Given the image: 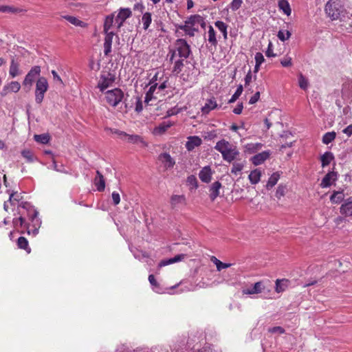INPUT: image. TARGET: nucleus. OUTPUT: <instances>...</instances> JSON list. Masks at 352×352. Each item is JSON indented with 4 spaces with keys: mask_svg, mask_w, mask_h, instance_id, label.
Masks as SVG:
<instances>
[{
    "mask_svg": "<svg viewBox=\"0 0 352 352\" xmlns=\"http://www.w3.org/2000/svg\"><path fill=\"white\" fill-rule=\"evenodd\" d=\"M105 98L107 103L115 107L124 98V92L119 88L109 90L105 93Z\"/></svg>",
    "mask_w": 352,
    "mask_h": 352,
    "instance_id": "1",
    "label": "nucleus"
},
{
    "mask_svg": "<svg viewBox=\"0 0 352 352\" xmlns=\"http://www.w3.org/2000/svg\"><path fill=\"white\" fill-rule=\"evenodd\" d=\"M48 82L45 77H40L36 84L35 100L41 104L43 100L44 94L47 91Z\"/></svg>",
    "mask_w": 352,
    "mask_h": 352,
    "instance_id": "2",
    "label": "nucleus"
},
{
    "mask_svg": "<svg viewBox=\"0 0 352 352\" xmlns=\"http://www.w3.org/2000/svg\"><path fill=\"white\" fill-rule=\"evenodd\" d=\"M215 148L221 154H239L236 146L225 140L219 141L215 146Z\"/></svg>",
    "mask_w": 352,
    "mask_h": 352,
    "instance_id": "3",
    "label": "nucleus"
},
{
    "mask_svg": "<svg viewBox=\"0 0 352 352\" xmlns=\"http://www.w3.org/2000/svg\"><path fill=\"white\" fill-rule=\"evenodd\" d=\"M115 80L116 77L114 74L109 72H103L100 76L97 87L101 91H104L112 85Z\"/></svg>",
    "mask_w": 352,
    "mask_h": 352,
    "instance_id": "4",
    "label": "nucleus"
},
{
    "mask_svg": "<svg viewBox=\"0 0 352 352\" xmlns=\"http://www.w3.org/2000/svg\"><path fill=\"white\" fill-rule=\"evenodd\" d=\"M175 48L180 58H187L191 53L190 47L186 40L179 38L175 41Z\"/></svg>",
    "mask_w": 352,
    "mask_h": 352,
    "instance_id": "5",
    "label": "nucleus"
},
{
    "mask_svg": "<svg viewBox=\"0 0 352 352\" xmlns=\"http://www.w3.org/2000/svg\"><path fill=\"white\" fill-rule=\"evenodd\" d=\"M160 170L164 171L173 167L175 160L170 155H158L156 161Z\"/></svg>",
    "mask_w": 352,
    "mask_h": 352,
    "instance_id": "6",
    "label": "nucleus"
},
{
    "mask_svg": "<svg viewBox=\"0 0 352 352\" xmlns=\"http://www.w3.org/2000/svg\"><path fill=\"white\" fill-rule=\"evenodd\" d=\"M40 72H41L40 67L34 66L30 69V71L26 75V76L23 80V85L25 87H28V90L30 89V88L32 85V83L35 79V77L36 76L39 75Z\"/></svg>",
    "mask_w": 352,
    "mask_h": 352,
    "instance_id": "7",
    "label": "nucleus"
},
{
    "mask_svg": "<svg viewBox=\"0 0 352 352\" xmlns=\"http://www.w3.org/2000/svg\"><path fill=\"white\" fill-rule=\"evenodd\" d=\"M280 142L283 144L280 148L278 149L279 152H287L285 150L287 147H290L293 142H295L294 140L293 135L288 131L284 132V134L281 135ZM287 153H289L287 151Z\"/></svg>",
    "mask_w": 352,
    "mask_h": 352,
    "instance_id": "8",
    "label": "nucleus"
},
{
    "mask_svg": "<svg viewBox=\"0 0 352 352\" xmlns=\"http://www.w3.org/2000/svg\"><path fill=\"white\" fill-rule=\"evenodd\" d=\"M325 12L332 19H336L340 15V10L336 2L331 0L328 1L325 6Z\"/></svg>",
    "mask_w": 352,
    "mask_h": 352,
    "instance_id": "9",
    "label": "nucleus"
},
{
    "mask_svg": "<svg viewBox=\"0 0 352 352\" xmlns=\"http://www.w3.org/2000/svg\"><path fill=\"white\" fill-rule=\"evenodd\" d=\"M132 14V12L129 8H121L118 12L115 22L117 24L118 28H120L124 21L129 18Z\"/></svg>",
    "mask_w": 352,
    "mask_h": 352,
    "instance_id": "10",
    "label": "nucleus"
},
{
    "mask_svg": "<svg viewBox=\"0 0 352 352\" xmlns=\"http://www.w3.org/2000/svg\"><path fill=\"white\" fill-rule=\"evenodd\" d=\"M340 212L345 217L352 216V197L344 200L340 208Z\"/></svg>",
    "mask_w": 352,
    "mask_h": 352,
    "instance_id": "11",
    "label": "nucleus"
},
{
    "mask_svg": "<svg viewBox=\"0 0 352 352\" xmlns=\"http://www.w3.org/2000/svg\"><path fill=\"white\" fill-rule=\"evenodd\" d=\"M337 179V173L334 171L329 172L322 179L320 186L322 188H327Z\"/></svg>",
    "mask_w": 352,
    "mask_h": 352,
    "instance_id": "12",
    "label": "nucleus"
},
{
    "mask_svg": "<svg viewBox=\"0 0 352 352\" xmlns=\"http://www.w3.org/2000/svg\"><path fill=\"white\" fill-rule=\"evenodd\" d=\"M106 34L104 43V55L108 56L111 52V44L114 33L112 32H108L104 33Z\"/></svg>",
    "mask_w": 352,
    "mask_h": 352,
    "instance_id": "13",
    "label": "nucleus"
},
{
    "mask_svg": "<svg viewBox=\"0 0 352 352\" xmlns=\"http://www.w3.org/2000/svg\"><path fill=\"white\" fill-rule=\"evenodd\" d=\"M186 199L185 195H173L170 197V204L173 209L181 204H186Z\"/></svg>",
    "mask_w": 352,
    "mask_h": 352,
    "instance_id": "14",
    "label": "nucleus"
},
{
    "mask_svg": "<svg viewBox=\"0 0 352 352\" xmlns=\"http://www.w3.org/2000/svg\"><path fill=\"white\" fill-rule=\"evenodd\" d=\"M201 140L198 136H190L188 138L186 147L188 151H192L195 147L199 146L201 144Z\"/></svg>",
    "mask_w": 352,
    "mask_h": 352,
    "instance_id": "15",
    "label": "nucleus"
},
{
    "mask_svg": "<svg viewBox=\"0 0 352 352\" xmlns=\"http://www.w3.org/2000/svg\"><path fill=\"white\" fill-rule=\"evenodd\" d=\"M94 184L99 192H102L105 188V181L104 177L99 170L96 171Z\"/></svg>",
    "mask_w": 352,
    "mask_h": 352,
    "instance_id": "16",
    "label": "nucleus"
},
{
    "mask_svg": "<svg viewBox=\"0 0 352 352\" xmlns=\"http://www.w3.org/2000/svg\"><path fill=\"white\" fill-rule=\"evenodd\" d=\"M263 289V283L261 281L256 282L252 287L245 289L242 291L243 294H259Z\"/></svg>",
    "mask_w": 352,
    "mask_h": 352,
    "instance_id": "17",
    "label": "nucleus"
},
{
    "mask_svg": "<svg viewBox=\"0 0 352 352\" xmlns=\"http://www.w3.org/2000/svg\"><path fill=\"white\" fill-rule=\"evenodd\" d=\"M200 179L205 183H208L211 180L212 173L209 166L204 167L199 173Z\"/></svg>",
    "mask_w": 352,
    "mask_h": 352,
    "instance_id": "18",
    "label": "nucleus"
},
{
    "mask_svg": "<svg viewBox=\"0 0 352 352\" xmlns=\"http://www.w3.org/2000/svg\"><path fill=\"white\" fill-rule=\"evenodd\" d=\"M21 199H22V196L21 195V194H18L16 192L12 193L10 195L9 201L12 205H14L15 202H17L19 204V207H21L23 208H27L28 206H29L28 203H27V202H20Z\"/></svg>",
    "mask_w": 352,
    "mask_h": 352,
    "instance_id": "19",
    "label": "nucleus"
},
{
    "mask_svg": "<svg viewBox=\"0 0 352 352\" xmlns=\"http://www.w3.org/2000/svg\"><path fill=\"white\" fill-rule=\"evenodd\" d=\"M185 257H186L185 254H181L176 255L173 258L166 259V260H162L160 262L158 267L160 268V267H162L164 266H166V265L174 263L179 262V261H182Z\"/></svg>",
    "mask_w": 352,
    "mask_h": 352,
    "instance_id": "20",
    "label": "nucleus"
},
{
    "mask_svg": "<svg viewBox=\"0 0 352 352\" xmlns=\"http://www.w3.org/2000/svg\"><path fill=\"white\" fill-rule=\"evenodd\" d=\"M221 188V184L219 182H214L210 188V198L214 201L219 195V190Z\"/></svg>",
    "mask_w": 352,
    "mask_h": 352,
    "instance_id": "21",
    "label": "nucleus"
},
{
    "mask_svg": "<svg viewBox=\"0 0 352 352\" xmlns=\"http://www.w3.org/2000/svg\"><path fill=\"white\" fill-rule=\"evenodd\" d=\"M344 190H334L330 197V201L333 204H340L342 201L344 202Z\"/></svg>",
    "mask_w": 352,
    "mask_h": 352,
    "instance_id": "22",
    "label": "nucleus"
},
{
    "mask_svg": "<svg viewBox=\"0 0 352 352\" xmlns=\"http://www.w3.org/2000/svg\"><path fill=\"white\" fill-rule=\"evenodd\" d=\"M261 170L256 168L252 170L248 176V179L252 184H256L261 180Z\"/></svg>",
    "mask_w": 352,
    "mask_h": 352,
    "instance_id": "23",
    "label": "nucleus"
},
{
    "mask_svg": "<svg viewBox=\"0 0 352 352\" xmlns=\"http://www.w3.org/2000/svg\"><path fill=\"white\" fill-rule=\"evenodd\" d=\"M244 147L245 148V151L250 153H254L261 150L263 144L261 143L250 142L245 144Z\"/></svg>",
    "mask_w": 352,
    "mask_h": 352,
    "instance_id": "24",
    "label": "nucleus"
},
{
    "mask_svg": "<svg viewBox=\"0 0 352 352\" xmlns=\"http://www.w3.org/2000/svg\"><path fill=\"white\" fill-rule=\"evenodd\" d=\"M217 107V102L214 98L209 99L206 101L205 105L201 108L203 113L208 114L211 110Z\"/></svg>",
    "mask_w": 352,
    "mask_h": 352,
    "instance_id": "25",
    "label": "nucleus"
},
{
    "mask_svg": "<svg viewBox=\"0 0 352 352\" xmlns=\"http://www.w3.org/2000/svg\"><path fill=\"white\" fill-rule=\"evenodd\" d=\"M173 124L170 122H163L159 126L155 128L154 133L155 134H163L165 133Z\"/></svg>",
    "mask_w": 352,
    "mask_h": 352,
    "instance_id": "26",
    "label": "nucleus"
},
{
    "mask_svg": "<svg viewBox=\"0 0 352 352\" xmlns=\"http://www.w3.org/2000/svg\"><path fill=\"white\" fill-rule=\"evenodd\" d=\"M9 74L12 78H14L21 74L19 65L15 62L14 58L11 60Z\"/></svg>",
    "mask_w": 352,
    "mask_h": 352,
    "instance_id": "27",
    "label": "nucleus"
},
{
    "mask_svg": "<svg viewBox=\"0 0 352 352\" xmlns=\"http://www.w3.org/2000/svg\"><path fill=\"white\" fill-rule=\"evenodd\" d=\"M280 173L278 172L274 173L268 179V182L266 184V188L267 189H270L274 187L278 182L280 179Z\"/></svg>",
    "mask_w": 352,
    "mask_h": 352,
    "instance_id": "28",
    "label": "nucleus"
},
{
    "mask_svg": "<svg viewBox=\"0 0 352 352\" xmlns=\"http://www.w3.org/2000/svg\"><path fill=\"white\" fill-rule=\"evenodd\" d=\"M21 85L17 81H12L4 87L3 91H8L16 93L20 90Z\"/></svg>",
    "mask_w": 352,
    "mask_h": 352,
    "instance_id": "29",
    "label": "nucleus"
},
{
    "mask_svg": "<svg viewBox=\"0 0 352 352\" xmlns=\"http://www.w3.org/2000/svg\"><path fill=\"white\" fill-rule=\"evenodd\" d=\"M62 17L76 26L84 27L85 25V23L83 21L79 20L75 16L65 15L63 16Z\"/></svg>",
    "mask_w": 352,
    "mask_h": 352,
    "instance_id": "30",
    "label": "nucleus"
},
{
    "mask_svg": "<svg viewBox=\"0 0 352 352\" xmlns=\"http://www.w3.org/2000/svg\"><path fill=\"white\" fill-rule=\"evenodd\" d=\"M152 21L151 13L146 12L144 13L142 17V22L143 23V28L146 30L150 26Z\"/></svg>",
    "mask_w": 352,
    "mask_h": 352,
    "instance_id": "31",
    "label": "nucleus"
},
{
    "mask_svg": "<svg viewBox=\"0 0 352 352\" xmlns=\"http://www.w3.org/2000/svg\"><path fill=\"white\" fill-rule=\"evenodd\" d=\"M17 245L19 248L26 250L28 253L30 252L31 249L29 248L28 241L25 237L20 236L17 240Z\"/></svg>",
    "mask_w": 352,
    "mask_h": 352,
    "instance_id": "32",
    "label": "nucleus"
},
{
    "mask_svg": "<svg viewBox=\"0 0 352 352\" xmlns=\"http://www.w3.org/2000/svg\"><path fill=\"white\" fill-rule=\"evenodd\" d=\"M50 139V136L48 133H43L40 135H34V140L41 144H47Z\"/></svg>",
    "mask_w": 352,
    "mask_h": 352,
    "instance_id": "33",
    "label": "nucleus"
},
{
    "mask_svg": "<svg viewBox=\"0 0 352 352\" xmlns=\"http://www.w3.org/2000/svg\"><path fill=\"white\" fill-rule=\"evenodd\" d=\"M278 6L280 10L287 16L291 14V8L287 0H280L278 2Z\"/></svg>",
    "mask_w": 352,
    "mask_h": 352,
    "instance_id": "34",
    "label": "nucleus"
},
{
    "mask_svg": "<svg viewBox=\"0 0 352 352\" xmlns=\"http://www.w3.org/2000/svg\"><path fill=\"white\" fill-rule=\"evenodd\" d=\"M215 26L222 32L223 38L226 40L228 38L227 28L228 25L223 21H216L214 23Z\"/></svg>",
    "mask_w": 352,
    "mask_h": 352,
    "instance_id": "35",
    "label": "nucleus"
},
{
    "mask_svg": "<svg viewBox=\"0 0 352 352\" xmlns=\"http://www.w3.org/2000/svg\"><path fill=\"white\" fill-rule=\"evenodd\" d=\"M201 16L199 14H195L190 16L187 20L186 23L190 24L192 27H197L199 24Z\"/></svg>",
    "mask_w": 352,
    "mask_h": 352,
    "instance_id": "36",
    "label": "nucleus"
},
{
    "mask_svg": "<svg viewBox=\"0 0 352 352\" xmlns=\"http://www.w3.org/2000/svg\"><path fill=\"white\" fill-rule=\"evenodd\" d=\"M208 41L214 47L217 45L215 31L211 25L208 27Z\"/></svg>",
    "mask_w": 352,
    "mask_h": 352,
    "instance_id": "37",
    "label": "nucleus"
},
{
    "mask_svg": "<svg viewBox=\"0 0 352 352\" xmlns=\"http://www.w3.org/2000/svg\"><path fill=\"white\" fill-rule=\"evenodd\" d=\"M113 15H109L106 17L104 23V32L107 33L109 30L112 27L113 23Z\"/></svg>",
    "mask_w": 352,
    "mask_h": 352,
    "instance_id": "38",
    "label": "nucleus"
},
{
    "mask_svg": "<svg viewBox=\"0 0 352 352\" xmlns=\"http://www.w3.org/2000/svg\"><path fill=\"white\" fill-rule=\"evenodd\" d=\"M269 155H254L251 158V162L255 166H258L263 163Z\"/></svg>",
    "mask_w": 352,
    "mask_h": 352,
    "instance_id": "39",
    "label": "nucleus"
},
{
    "mask_svg": "<svg viewBox=\"0 0 352 352\" xmlns=\"http://www.w3.org/2000/svg\"><path fill=\"white\" fill-rule=\"evenodd\" d=\"M187 184L190 186V189H197L198 187L197 179L195 175H190L186 180Z\"/></svg>",
    "mask_w": 352,
    "mask_h": 352,
    "instance_id": "40",
    "label": "nucleus"
},
{
    "mask_svg": "<svg viewBox=\"0 0 352 352\" xmlns=\"http://www.w3.org/2000/svg\"><path fill=\"white\" fill-rule=\"evenodd\" d=\"M287 287V280H276V291L278 293L283 292Z\"/></svg>",
    "mask_w": 352,
    "mask_h": 352,
    "instance_id": "41",
    "label": "nucleus"
},
{
    "mask_svg": "<svg viewBox=\"0 0 352 352\" xmlns=\"http://www.w3.org/2000/svg\"><path fill=\"white\" fill-rule=\"evenodd\" d=\"M336 133L332 131V132H328L327 133H325L322 138V142L326 144H328L329 143L331 142L335 138H336Z\"/></svg>",
    "mask_w": 352,
    "mask_h": 352,
    "instance_id": "42",
    "label": "nucleus"
},
{
    "mask_svg": "<svg viewBox=\"0 0 352 352\" xmlns=\"http://www.w3.org/2000/svg\"><path fill=\"white\" fill-rule=\"evenodd\" d=\"M243 88L241 85H240L237 89L235 93L232 95V98L228 100V103H232L234 102L241 95L243 92Z\"/></svg>",
    "mask_w": 352,
    "mask_h": 352,
    "instance_id": "43",
    "label": "nucleus"
},
{
    "mask_svg": "<svg viewBox=\"0 0 352 352\" xmlns=\"http://www.w3.org/2000/svg\"><path fill=\"white\" fill-rule=\"evenodd\" d=\"M298 83L300 87L304 90H306L309 85V82L307 79L302 74L299 75Z\"/></svg>",
    "mask_w": 352,
    "mask_h": 352,
    "instance_id": "44",
    "label": "nucleus"
},
{
    "mask_svg": "<svg viewBox=\"0 0 352 352\" xmlns=\"http://www.w3.org/2000/svg\"><path fill=\"white\" fill-rule=\"evenodd\" d=\"M184 65L183 59H179V60H176L175 63L173 72L178 74L179 73H180L182 72Z\"/></svg>",
    "mask_w": 352,
    "mask_h": 352,
    "instance_id": "45",
    "label": "nucleus"
},
{
    "mask_svg": "<svg viewBox=\"0 0 352 352\" xmlns=\"http://www.w3.org/2000/svg\"><path fill=\"white\" fill-rule=\"evenodd\" d=\"M287 190V187L285 185L280 184L276 191V197L278 199H280L281 197H283L285 195Z\"/></svg>",
    "mask_w": 352,
    "mask_h": 352,
    "instance_id": "46",
    "label": "nucleus"
},
{
    "mask_svg": "<svg viewBox=\"0 0 352 352\" xmlns=\"http://www.w3.org/2000/svg\"><path fill=\"white\" fill-rule=\"evenodd\" d=\"M123 140H126L129 142L135 143L140 141V137L138 135H128L125 133Z\"/></svg>",
    "mask_w": 352,
    "mask_h": 352,
    "instance_id": "47",
    "label": "nucleus"
},
{
    "mask_svg": "<svg viewBox=\"0 0 352 352\" xmlns=\"http://www.w3.org/2000/svg\"><path fill=\"white\" fill-rule=\"evenodd\" d=\"M333 160V155H321L320 160L323 167L329 165Z\"/></svg>",
    "mask_w": 352,
    "mask_h": 352,
    "instance_id": "48",
    "label": "nucleus"
},
{
    "mask_svg": "<svg viewBox=\"0 0 352 352\" xmlns=\"http://www.w3.org/2000/svg\"><path fill=\"white\" fill-rule=\"evenodd\" d=\"M243 168V163H234L231 169V173L236 175L238 173L241 171Z\"/></svg>",
    "mask_w": 352,
    "mask_h": 352,
    "instance_id": "49",
    "label": "nucleus"
},
{
    "mask_svg": "<svg viewBox=\"0 0 352 352\" xmlns=\"http://www.w3.org/2000/svg\"><path fill=\"white\" fill-rule=\"evenodd\" d=\"M290 36H291V33L289 31H286V32L285 33L283 31L280 30V31H278V34H277L278 38L282 41H285L289 39Z\"/></svg>",
    "mask_w": 352,
    "mask_h": 352,
    "instance_id": "50",
    "label": "nucleus"
},
{
    "mask_svg": "<svg viewBox=\"0 0 352 352\" xmlns=\"http://www.w3.org/2000/svg\"><path fill=\"white\" fill-rule=\"evenodd\" d=\"M105 130L107 131L110 132L111 134H115L118 135L120 139L123 140L124 136L125 135V133L121 131H119L116 129H110V128H106Z\"/></svg>",
    "mask_w": 352,
    "mask_h": 352,
    "instance_id": "51",
    "label": "nucleus"
},
{
    "mask_svg": "<svg viewBox=\"0 0 352 352\" xmlns=\"http://www.w3.org/2000/svg\"><path fill=\"white\" fill-rule=\"evenodd\" d=\"M13 226L15 228H18L19 227H22L23 223H25V219L20 217L19 218H14L12 221Z\"/></svg>",
    "mask_w": 352,
    "mask_h": 352,
    "instance_id": "52",
    "label": "nucleus"
},
{
    "mask_svg": "<svg viewBox=\"0 0 352 352\" xmlns=\"http://www.w3.org/2000/svg\"><path fill=\"white\" fill-rule=\"evenodd\" d=\"M242 0H233L230 4V8L233 11L237 10L241 6Z\"/></svg>",
    "mask_w": 352,
    "mask_h": 352,
    "instance_id": "53",
    "label": "nucleus"
},
{
    "mask_svg": "<svg viewBox=\"0 0 352 352\" xmlns=\"http://www.w3.org/2000/svg\"><path fill=\"white\" fill-rule=\"evenodd\" d=\"M0 12H15L16 9L8 6H0Z\"/></svg>",
    "mask_w": 352,
    "mask_h": 352,
    "instance_id": "54",
    "label": "nucleus"
},
{
    "mask_svg": "<svg viewBox=\"0 0 352 352\" xmlns=\"http://www.w3.org/2000/svg\"><path fill=\"white\" fill-rule=\"evenodd\" d=\"M268 331L272 333L283 334L285 333V329L281 327H274L270 328Z\"/></svg>",
    "mask_w": 352,
    "mask_h": 352,
    "instance_id": "55",
    "label": "nucleus"
},
{
    "mask_svg": "<svg viewBox=\"0 0 352 352\" xmlns=\"http://www.w3.org/2000/svg\"><path fill=\"white\" fill-rule=\"evenodd\" d=\"M280 64L283 67H290L292 65V58L291 57H285L283 60H280Z\"/></svg>",
    "mask_w": 352,
    "mask_h": 352,
    "instance_id": "56",
    "label": "nucleus"
},
{
    "mask_svg": "<svg viewBox=\"0 0 352 352\" xmlns=\"http://www.w3.org/2000/svg\"><path fill=\"white\" fill-rule=\"evenodd\" d=\"M256 64L261 65L264 61L265 58L261 52H257L255 54Z\"/></svg>",
    "mask_w": 352,
    "mask_h": 352,
    "instance_id": "57",
    "label": "nucleus"
},
{
    "mask_svg": "<svg viewBox=\"0 0 352 352\" xmlns=\"http://www.w3.org/2000/svg\"><path fill=\"white\" fill-rule=\"evenodd\" d=\"M111 197H112V199H113L114 205H118L120 202V195L118 192H113Z\"/></svg>",
    "mask_w": 352,
    "mask_h": 352,
    "instance_id": "58",
    "label": "nucleus"
},
{
    "mask_svg": "<svg viewBox=\"0 0 352 352\" xmlns=\"http://www.w3.org/2000/svg\"><path fill=\"white\" fill-rule=\"evenodd\" d=\"M265 54L267 57H274L276 56V54L273 53L272 50V42L269 43L267 50L265 52Z\"/></svg>",
    "mask_w": 352,
    "mask_h": 352,
    "instance_id": "59",
    "label": "nucleus"
},
{
    "mask_svg": "<svg viewBox=\"0 0 352 352\" xmlns=\"http://www.w3.org/2000/svg\"><path fill=\"white\" fill-rule=\"evenodd\" d=\"M218 263L219 264L217 266V270L219 272H220L223 269L228 268L232 265L231 263H222L221 261Z\"/></svg>",
    "mask_w": 352,
    "mask_h": 352,
    "instance_id": "60",
    "label": "nucleus"
},
{
    "mask_svg": "<svg viewBox=\"0 0 352 352\" xmlns=\"http://www.w3.org/2000/svg\"><path fill=\"white\" fill-rule=\"evenodd\" d=\"M143 106H142V102L140 98H137L136 105H135V111L138 113H140L142 111Z\"/></svg>",
    "mask_w": 352,
    "mask_h": 352,
    "instance_id": "61",
    "label": "nucleus"
},
{
    "mask_svg": "<svg viewBox=\"0 0 352 352\" xmlns=\"http://www.w3.org/2000/svg\"><path fill=\"white\" fill-rule=\"evenodd\" d=\"M260 98V92L257 91L254 94L253 96H252L250 99L249 103L250 104H254L256 103Z\"/></svg>",
    "mask_w": 352,
    "mask_h": 352,
    "instance_id": "62",
    "label": "nucleus"
},
{
    "mask_svg": "<svg viewBox=\"0 0 352 352\" xmlns=\"http://www.w3.org/2000/svg\"><path fill=\"white\" fill-rule=\"evenodd\" d=\"M148 280L152 286L154 287L155 289H157L159 287L157 282L156 281L153 275L151 274L148 276Z\"/></svg>",
    "mask_w": 352,
    "mask_h": 352,
    "instance_id": "63",
    "label": "nucleus"
},
{
    "mask_svg": "<svg viewBox=\"0 0 352 352\" xmlns=\"http://www.w3.org/2000/svg\"><path fill=\"white\" fill-rule=\"evenodd\" d=\"M52 74L53 75V79L55 82H58L59 84L62 85L63 81L60 78V77L58 75L57 72L54 70L52 71Z\"/></svg>",
    "mask_w": 352,
    "mask_h": 352,
    "instance_id": "64",
    "label": "nucleus"
}]
</instances>
